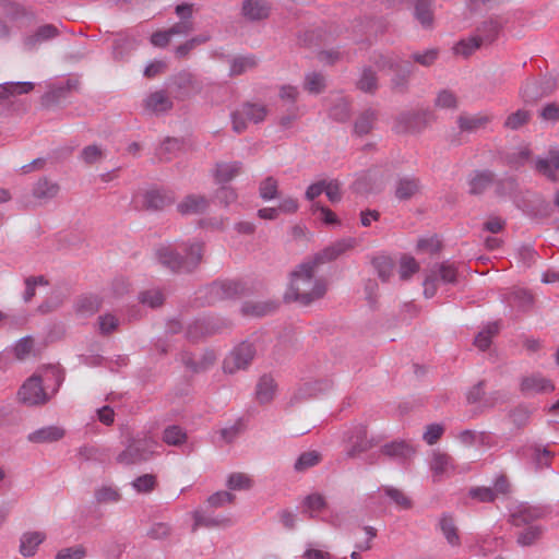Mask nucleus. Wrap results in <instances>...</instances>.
<instances>
[{
  "instance_id": "1",
  "label": "nucleus",
  "mask_w": 559,
  "mask_h": 559,
  "mask_svg": "<svg viewBox=\"0 0 559 559\" xmlns=\"http://www.w3.org/2000/svg\"><path fill=\"white\" fill-rule=\"evenodd\" d=\"M317 267L310 259L296 266L290 273L289 285L284 295L286 301L308 306L325 295L326 282L316 277Z\"/></svg>"
},
{
  "instance_id": "2",
  "label": "nucleus",
  "mask_w": 559,
  "mask_h": 559,
  "mask_svg": "<svg viewBox=\"0 0 559 559\" xmlns=\"http://www.w3.org/2000/svg\"><path fill=\"white\" fill-rule=\"evenodd\" d=\"M124 449L117 455V463L121 465H134L151 460L158 448L157 440L148 431H140L135 435L128 432L122 442Z\"/></svg>"
},
{
  "instance_id": "3",
  "label": "nucleus",
  "mask_w": 559,
  "mask_h": 559,
  "mask_svg": "<svg viewBox=\"0 0 559 559\" xmlns=\"http://www.w3.org/2000/svg\"><path fill=\"white\" fill-rule=\"evenodd\" d=\"M371 60L379 70L393 72L390 79L393 93L404 95L408 92L413 75V64L409 61H403L395 53H374Z\"/></svg>"
},
{
  "instance_id": "4",
  "label": "nucleus",
  "mask_w": 559,
  "mask_h": 559,
  "mask_svg": "<svg viewBox=\"0 0 559 559\" xmlns=\"http://www.w3.org/2000/svg\"><path fill=\"white\" fill-rule=\"evenodd\" d=\"M49 379L55 380L56 388L53 392H56L63 381V376L56 367L46 368L44 378L39 374H33L19 390L20 401L28 406L45 404L50 399L45 390V383Z\"/></svg>"
},
{
  "instance_id": "5",
  "label": "nucleus",
  "mask_w": 559,
  "mask_h": 559,
  "mask_svg": "<svg viewBox=\"0 0 559 559\" xmlns=\"http://www.w3.org/2000/svg\"><path fill=\"white\" fill-rule=\"evenodd\" d=\"M269 115V108L263 103L243 102L230 115L231 130L241 134L247 131L248 124L262 123Z\"/></svg>"
},
{
  "instance_id": "6",
  "label": "nucleus",
  "mask_w": 559,
  "mask_h": 559,
  "mask_svg": "<svg viewBox=\"0 0 559 559\" xmlns=\"http://www.w3.org/2000/svg\"><path fill=\"white\" fill-rule=\"evenodd\" d=\"M257 348L253 343L248 341L241 342L235 346L223 361V370L225 373H236L245 370L253 360Z\"/></svg>"
},
{
  "instance_id": "7",
  "label": "nucleus",
  "mask_w": 559,
  "mask_h": 559,
  "mask_svg": "<svg viewBox=\"0 0 559 559\" xmlns=\"http://www.w3.org/2000/svg\"><path fill=\"white\" fill-rule=\"evenodd\" d=\"M60 191V186L47 177L39 178L32 187V199L23 197L21 204L24 209L34 207L36 204H46L55 199Z\"/></svg>"
},
{
  "instance_id": "8",
  "label": "nucleus",
  "mask_w": 559,
  "mask_h": 559,
  "mask_svg": "<svg viewBox=\"0 0 559 559\" xmlns=\"http://www.w3.org/2000/svg\"><path fill=\"white\" fill-rule=\"evenodd\" d=\"M347 433V440L350 444L346 452L348 457H356L380 442V439L377 437H368L367 426L364 424L354 425Z\"/></svg>"
},
{
  "instance_id": "9",
  "label": "nucleus",
  "mask_w": 559,
  "mask_h": 559,
  "mask_svg": "<svg viewBox=\"0 0 559 559\" xmlns=\"http://www.w3.org/2000/svg\"><path fill=\"white\" fill-rule=\"evenodd\" d=\"M79 85L78 79H66L50 84L48 91L41 96V105L46 108L57 106L72 92H76Z\"/></svg>"
},
{
  "instance_id": "10",
  "label": "nucleus",
  "mask_w": 559,
  "mask_h": 559,
  "mask_svg": "<svg viewBox=\"0 0 559 559\" xmlns=\"http://www.w3.org/2000/svg\"><path fill=\"white\" fill-rule=\"evenodd\" d=\"M555 88V81L550 78L542 80L527 79L520 90V96L525 104H534L549 95Z\"/></svg>"
},
{
  "instance_id": "11",
  "label": "nucleus",
  "mask_w": 559,
  "mask_h": 559,
  "mask_svg": "<svg viewBox=\"0 0 559 559\" xmlns=\"http://www.w3.org/2000/svg\"><path fill=\"white\" fill-rule=\"evenodd\" d=\"M356 246L355 238H342L316 253L310 260L317 266L334 261Z\"/></svg>"
},
{
  "instance_id": "12",
  "label": "nucleus",
  "mask_w": 559,
  "mask_h": 559,
  "mask_svg": "<svg viewBox=\"0 0 559 559\" xmlns=\"http://www.w3.org/2000/svg\"><path fill=\"white\" fill-rule=\"evenodd\" d=\"M243 292L245 286L238 281L215 282L209 287V295L213 301L234 299L241 296Z\"/></svg>"
},
{
  "instance_id": "13",
  "label": "nucleus",
  "mask_w": 559,
  "mask_h": 559,
  "mask_svg": "<svg viewBox=\"0 0 559 559\" xmlns=\"http://www.w3.org/2000/svg\"><path fill=\"white\" fill-rule=\"evenodd\" d=\"M170 86L177 99H186L190 97L193 92H199L200 86L194 75L188 71H181L174 75L170 80Z\"/></svg>"
},
{
  "instance_id": "14",
  "label": "nucleus",
  "mask_w": 559,
  "mask_h": 559,
  "mask_svg": "<svg viewBox=\"0 0 559 559\" xmlns=\"http://www.w3.org/2000/svg\"><path fill=\"white\" fill-rule=\"evenodd\" d=\"M181 362L193 373H200L209 370L216 361V355L213 350H205L199 356L185 352L180 355Z\"/></svg>"
},
{
  "instance_id": "15",
  "label": "nucleus",
  "mask_w": 559,
  "mask_h": 559,
  "mask_svg": "<svg viewBox=\"0 0 559 559\" xmlns=\"http://www.w3.org/2000/svg\"><path fill=\"white\" fill-rule=\"evenodd\" d=\"M144 109L153 115H163L173 109V100L164 90L150 93L144 102Z\"/></svg>"
},
{
  "instance_id": "16",
  "label": "nucleus",
  "mask_w": 559,
  "mask_h": 559,
  "mask_svg": "<svg viewBox=\"0 0 559 559\" xmlns=\"http://www.w3.org/2000/svg\"><path fill=\"white\" fill-rule=\"evenodd\" d=\"M332 388L331 380H316L300 385L293 394L290 404H296L326 392Z\"/></svg>"
},
{
  "instance_id": "17",
  "label": "nucleus",
  "mask_w": 559,
  "mask_h": 559,
  "mask_svg": "<svg viewBox=\"0 0 559 559\" xmlns=\"http://www.w3.org/2000/svg\"><path fill=\"white\" fill-rule=\"evenodd\" d=\"M545 514V510L540 507L520 504L511 514V523L516 527L536 525L534 522Z\"/></svg>"
},
{
  "instance_id": "18",
  "label": "nucleus",
  "mask_w": 559,
  "mask_h": 559,
  "mask_svg": "<svg viewBox=\"0 0 559 559\" xmlns=\"http://www.w3.org/2000/svg\"><path fill=\"white\" fill-rule=\"evenodd\" d=\"M432 115L428 111L402 114L397 121L404 132H420L430 122Z\"/></svg>"
},
{
  "instance_id": "19",
  "label": "nucleus",
  "mask_w": 559,
  "mask_h": 559,
  "mask_svg": "<svg viewBox=\"0 0 559 559\" xmlns=\"http://www.w3.org/2000/svg\"><path fill=\"white\" fill-rule=\"evenodd\" d=\"M66 436V430L56 425L40 427L26 437L27 441L35 444H47L61 440Z\"/></svg>"
},
{
  "instance_id": "20",
  "label": "nucleus",
  "mask_w": 559,
  "mask_h": 559,
  "mask_svg": "<svg viewBox=\"0 0 559 559\" xmlns=\"http://www.w3.org/2000/svg\"><path fill=\"white\" fill-rule=\"evenodd\" d=\"M59 35V29L52 24H45L39 26L34 34L24 37L23 47L27 51H33L37 47Z\"/></svg>"
},
{
  "instance_id": "21",
  "label": "nucleus",
  "mask_w": 559,
  "mask_h": 559,
  "mask_svg": "<svg viewBox=\"0 0 559 559\" xmlns=\"http://www.w3.org/2000/svg\"><path fill=\"white\" fill-rule=\"evenodd\" d=\"M421 190L420 180L414 176L400 177L395 182L394 195L400 201H406L417 195Z\"/></svg>"
},
{
  "instance_id": "22",
  "label": "nucleus",
  "mask_w": 559,
  "mask_h": 559,
  "mask_svg": "<svg viewBox=\"0 0 559 559\" xmlns=\"http://www.w3.org/2000/svg\"><path fill=\"white\" fill-rule=\"evenodd\" d=\"M193 525L192 532H195L200 527L215 528V527H227L231 524L230 520L226 516H218L207 513L204 510H195L192 513Z\"/></svg>"
},
{
  "instance_id": "23",
  "label": "nucleus",
  "mask_w": 559,
  "mask_h": 559,
  "mask_svg": "<svg viewBox=\"0 0 559 559\" xmlns=\"http://www.w3.org/2000/svg\"><path fill=\"white\" fill-rule=\"evenodd\" d=\"M156 258L158 262L169 269L173 272H181L182 264V255L179 254L177 249H175L171 245H162L156 249Z\"/></svg>"
},
{
  "instance_id": "24",
  "label": "nucleus",
  "mask_w": 559,
  "mask_h": 559,
  "mask_svg": "<svg viewBox=\"0 0 559 559\" xmlns=\"http://www.w3.org/2000/svg\"><path fill=\"white\" fill-rule=\"evenodd\" d=\"M210 205V200L201 194L187 195L177 205V210L182 215L204 213Z\"/></svg>"
},
{
  "instance_id": "25",
  "label": "nucleus",
  "mask_w": 559,
  "mask_h": 559,
  "mask_svg": "<svg viewBox=\"0 0 559 559\" xmlns=\"http://www.w3.org/2000/svg\"><path fill=\"white\" fill-rule=\"evenodd\" d=\"M381 453L385 456L403 463L415 454V449L405 441H393L381 448Z\"/></svg>"
},
{
  "instance_id": "26",
  "label": "nucleus",
  "mask_w": 559,
  "mask_h": 559,
  "mask_svg": "<svg viewBox=\"0 0 559 559\" xmlns=\"http://www.w3.org/2000/svg\"><path fill=\"white\" fill-rule=\"evenodd\" d=\"M495 182L491 170H475L468 179V192L473 195L483 194Z\"/></svg>"
},
{
  "instance_id": "27",
  "label": "nucleus",
  "mask_w": 559,
  "mask_h": 559,
  "mask_svg": "<svg viewBox=\"0 0 559 559\" xmlns=\"http://www.w3.org/2000/svg\"><path fill=\"white\" fill-rule=\"evenodd\" d=\"M271 7L266 0H245L242 2V15L249 21L264 20L270 14Z\"/></svg>"
},
{
  "instance_id": "28",
  "label": "nucleus",
  "mask_w": 559,
  "mask_h": 559,
  "mask_svg": "<svg viewBox=\"0 0 559 559\" xmlns=\"http://www.w3.org/2000/svg\"><path fill=\"white\" fill-rule=\"evenodd\" d=\"M413 16L424 27L433 26V0H414Z\"/></svg>"
},
{
  "instance_id": "29",
  "label": "nucleus",
  "mask_w": 559,
  "mask_h": 559,
  "mask_svg": "<svg viewBox=\"0 0 559 559\" xmlns=\"http://www.w3.org/2000/svg\"><path fill=\"white\" fill-rule=\"evenodd\" d=\"M554 389V384L540 374L525 377L521 382V391L526 395L550 392Z\"/></svg>"
},
{
  "instance_id": "30",
  "label": "nucleus",
  "mask_w": 559,
  "mask_h": 559,
  "mask_svg": "<svg viewBox=\"0 0 559 559\" xmlns=\"http://www.w3.org/2000/svg\"><path fill=\"white\" fill-rule=\"evenodd\" d=\"M174 198L163 190H150L143 195V206L150 211H160L173 204Z\"/></svg>"
},
{
  "instance_id": "31",
  "label": "nucleus",
  "mask_w": 559,
  "mask_h": 559,
  "mask_svg": "<svg viewBox=\"0 0 559 559\" xmlns=\"http://www.w3.org/2000/svg\"><path fill=\"white\" fill-rule=\"evenodd\" d=\"M355 84L362 93L373 95L379 88V76L372 67L364 66Z\"/></svg>"
},
{
  "instance_id": "32",
  "label": "nucleus",
  "mask_w": 559,
  "mask_h": 559,
  "mask_svg": "<svg viewBox=\"0 0 559 559\" xmlns=\"http://www.w3.org/2000/svg\"><path fill=\"white\" fill-rule=\"evenodd\" d=\"M185 255H182L181 272H191L193 271L202 260L203 252V243L200 241H194L189 245H185Z\"/></svg>"
},
{
  "instance_id": "33",
  "label": "nucleus",
  "mask_w": 559,
  "mask_h": 559,
  "mask_svg": "<svg viewBox=\"0 0 559 559\" xmlns=\"http://www.w3.org/2000/svg\"><path fill=\"white\" fill-rule=\"evenodd\" d=\"M535 169L546 176L549 180L556 181V170H559V151H550L548 158H537Z\"/></svg>"
},
{
  "instance_id": "34",
  "label": "nucleus",
  "mask_w": 559,
  "mask_h": 559,
  "mask_svg": "<svg viewBox=\"0 0 559 559\" xmlns=\"http://www.w3.org/2000/svg\"><path fill=\"white\" fill-rule=\"evenodd\" d=\"M276 383L274 379L269 374H263L257 384L255 396L260 404L270 403L276 392Z\"/></svg>"
},
{
  "instance_id": "35",
  "label": "nucleus",
  "mask_w": 559,
  "mask_h": 559,
  "mask_svg": "<svg viewBox=\"0 0 559 559\" xmlns=\"http://www.w3.org/2000/svg\"><path fill=\"white\" fill-rule=\"evenodd\" d=\"M34 88L32 82H7L0 84V104L7 102L15 95L27 94Z\"/></svg>"
},
{
  "instance_id": "36",
  "label": "nucleus",
  "mask_w": 559,
  "mask_h": 559,
  "mask_svg": "<svg viewBox=\"0 0 559 559\" xmlns=\"http://www.w3.org/2000/svg\"><path fill=\"white\" fill-rule=\"evenodd\" d=\"M43 532H27L21 537L20 551L24 557L34 556L37 547L45 540Z\"/></svg>"
},
{
  "instance_id": "37",
  "label": "nucleus",
  "mask_w": 559,
  "mask_h": 559,
  "mask_svg": "<svg viewBox=\"0 0 559 559\" xmlns=\"http://www.w3.org/2000/svg\"><path fill=\"white\" fill-rule=\"evenodd\" d=\"M241 169V162L217 163L214 176L218 183H226L238 176Z\"/></svg>"
},
{
  "instance_id": "38",
  "label": "nucleus",
  "mask_w": 559,
  "mask_h": 559,
  "mask_svg": "<svg viewBox=\"0 0 559 559\" xmlns=\"http://www.w3.org/2000/svg\"><path fill=\"white\" fill-rule=\"evenodd\" d=\"M439 528L449 545L452 547L460 546L461 540L457 533V527L455 525L454 519L450 514L444 513L441 515L439 520Z\"/></svg>"
},
{
  "instance_id": "39",
  "label": "nucleus",
  "mask_w": 559,
  "mask_h": 559,
  "mask_svg": "<svg viewBox=\"0 0 559 559\" xmlns=\"http://www.w3.org/2000/svg\"><path fill=\"white\" fill-rule=\"evenodd\" d=\"M378 111L372 108L364 110L355 121L354 131L358 135L368 134L374 127Z\"/></svg>"
},
{
  "instance_id": "40",
  "label": "nucleus",
  "mask_w": 559,
  "mask_h": 559,
  "mask_svg": "<svg viewBox=\"0 0 559 559\" xmlns=\"http://www.w3.org/2000/svg\"><path fill=\"white\" fill-rule=\"evenodd\" d=\"M136 46L133 37L127 34H119L112 44V55L116 60L124 59Z\"/></svg>"
},
{
  "instance_id": "41",
  "label": "nucleus",
  "mask_w": 559,
  "mask_h": 559,
  "mask_svg": "<svg viewBox=\"0 0 559 559\" xmlns=\"http://www.w3.org/2000/svg\"><path fill=\"white\" fill-rule=\"evenodd\" d=\"M100 306L99 299L94 295H85L78 298L74 305L75 313L87 318L98 311Z\"/></svg>"
},
{
  "instance_id": "42",
  "label": "nucleus",
  "mask_w": 559,
  "mask_h": 559,
  "mask_svg": "<svg viewBox=\"0 0 559 559\" xmlns=\"http://www.w3.org/2000/svg\"><path fill=\"white\" fill-rule=\"evenodd\" d=\"M495 194L498 198H513L519 190L518 180L512 176L495 178Z\"/></svg>"
},
{
  "instance_id": "43",
  "label": "nucleus",
  "mask_w": 559,
  "mask_h": 559,
  "mask_svg": "<svg viewBox=\"0 0 559 559\" xmlns=\"http://www.w3.org/2000/svg\"><path fill=\"white\" fill-rule=\"evenodd\" d=\"M490 122V117L486 115L460 116L457 118L459 127L462 131L474 132L485 128Z\"/></svg>"
},
{
  "instance_id": "44",
  "label": "nucleus",
  "mask_w": 559,
  "mask_h": 559,
  "mask_svg": "<svg viewBox=\"0 0 559 559\" xmlns=\"http://www.w3.org/2000/svg\"><path fill=\"white\" fill-rule=\"evenodd\" d=\"M524 530L519 532L516 542L522 547L534 545L543 535L544 528L540 525L523 526Z\"/></svg>"
},
{
  "instance_id": "45",
  "label": "nucleus",
  "mask_w": 559,
  "mask_h": 559,
  "mask_svg": "<svg viewBox=\"0 0 559 559\" xmlns=\"http://www.w3.org/2000/svg\"><path fill=\"white\" fill-rule=\"evenodd\" d=\"M390 500L400 509L408 510L412 508V500L399 488L392 486H382L379 488Z\"/></svg>"
},
{
  "instance_id": "46",
  "label": "nucleus",
  "mask_w": 559,
  "mask_h": 559,
  "mask_svg": "<svg viewBox=\"0 0 559 559\" xmlns=\"http://www.w3.org/2000/svg\"><path fill=\"white\" fill-rule=\"evenodd\" d=\"M276 302L274 301H254V302H246L241 311L246 316L253 317H263L270 312H272L276 308Z\"/></svg>"
},
{
  "instance_id": "47",
  "label": "nucleus",
  "mask_w": 559,
  "mask_h": 559,
  "mask_svg": "<svg viewBox=\"0 0 559 559\" xmlns=\"http://www.w3.org/2000/svg\"><path fill=\"white\" fill-rule=\"evenodd\" d=\"M258 61L254 56H240L230 61L229 75L237 76L255 68Z\"/></svg>"
},
{
  "instance_id": "48",
  "label": "nucleus",
  "mask_w": 559,
  "mask_h": 559,
  "mask_svg": "<svg viewBox=\"0 0 559 559\" xmlns=\"http://www.w3.org/2000/svg\"><path fill=\"white\" fill-rule=\"evenodd\" d=\"M508 305L512 308H518L522 311L527 310L532 304H533V297L532 295L523 289H516L509 294L508 298L506 299Z\"/></svg>"
},
{
  "instance_id": "49",
  "label": "nucleus",
  "mask_w": 559,
  "mask_h": 559,
  "mask_svg": "<svg viewBox=\"0 0 559 559\" xmlns=\"http://www.w3.org/2000/svg\"><path fill=\"white\" fill-rule=\"evenodd\" d=\"M499 323L498 322H491L488 323L475 337L474 344L477 346L480 350H486L490 344L491 338L499 332Z\"/></svg>"
},
{
  "instance_id": "50",
  "label": "nucleus",
  "mask_w": 559,
  "mask_h": 559,
  "mask_svg": "<svg viewBox=\"0 0 559 559\" xmlns=\"http://www.w3.org/2000/svg\"><path fill=\"white\" fill-rule=\"evenodd\" d=\"M163 441L168 445L178 447L187 441V433L181 427L171 425L164 429Z\"/></svg>"
},
{
  "instance_id": "51",
  "label": "nucleus",
  "mask_w": 559,
  "mask_h": 559,
  "mask_svg": "<svg viewBox=\"0 0 559 559\" xmlns=\"http://www.w3.org/2000/svg\"><path fill=\"white\" fill-rule=\"evenodd\" d=\"M430 467L435 475H443L453 468V459L447 453L435 452Z\"/></svg>"
},
{
  "instance_id": "52",
  "label": "nucleus",
  "mask_w": 559,
  "mask_h": 559,
  "mask_svg": "<svg viewBox=\"0 0 559 559\" xmlns=\"http://www.w3.org/2000/svg\"><path fill=\"white\" fill-rule=\"evenodd\" d=\"M372 265L377 271L378 276L383 281L388 282L394 270V262L386 255L376 257L372 260Z\"/></svg>"
},
{
  "instance_id": "53",
  "label": "nucleus",
  "mask_w": 559,
  "mask_h": 559,
  "mask_svg": "<svg viewBox=\"0 0 559 559\" xmlns=\"http://www.w3.org/2000/svg\"><path fill=\"white\" fill-rule=\"evenodd\" d=\"M139 301L150 308H157L164 304L165 295L158 288H150L139 294Z\"/></svg>"
},
{
  "instance_id": "54",
  "label": "nucleus",
  "mask_w": 559,
  "mask_h": 559,
  "mask_svg": "<svg viewBox=\"0 0 559 559\" xmlns=\"http://www.w3.org/2000/svg\"><path fill=\"white\" fill-rule=\"evenodd\" d=\"M259 195L264 201H270L278 197V181L269 176L260 182Z\"/></svg>"
},
{
  "instance_id": "55",
  "label": "nucleus",
  "mask_w": 559,
  "mask_h": 559,
  "mask_svg": "<svg viewBox=\"0 0 559 559\" xmlns=\"http://www.w3.org/2000/svg\"><path fill=\"white\" fill-rule=\"evenodd\" d=\"M430 272L436 273L437 281L440 280L445 284H453L456 281V269L448 262L436 264Z\"/></svg>"
},
{
  "instance_id": "56",
  "label": "nucleus",
  "mask_w": 559,
  "mask_h": 559,
  "mask_svg": "<svg viewBox=\"0 0 559 559\" xmlns=\"http://www.w3.org/2000/svg\"><path fill=\"white\" fill-rule=\"evenodd\" d=\"M210 40V36L206 34H201L198 36H194L190 38L189 40L185 41L183 44L179 45L175 49V53L178 58H186L191 50H193L195 47L205 44Z\"/></svg>"
},
{
  "instance_id": "57",
  "label": "nucleus",
  "mask_w": 559,
  "mask_h": 559,
  "mask_svg": "<svg viewBox=\"0 0 559 559\" xmlns=\"http://www.w3.org/2000/svg\"><path fill=\"white\" fill-rule=\"evenodd\" d=\"M321 460V455L317 451H308L304 452L299 455L294 464V469L296 472H305L306 469L317 465Z\"/></svg>"
},
{
  "instance_id": "58",
  "label": "nucleus",
  "mask_w": 559,
  "mask_h": 559,
  "mask_svg": "<svg viewBox=\"0 0 559 559\" xmlns=\"http://www.w3.org/2000/svg\"><path fill=\"white\" fill-rule=\"evenodd\" d=\"M24 283H25V290L22 296L24 302H29L33 299V297L36 295V287L38 285H43V286L48 285V281L43 275L28 276L25 278Z\"/></svg>"
},
{
  "instance_id": "59",
  "label": "nucleus",
  "mask_w": 559,
  "mask_h": 559,
  "mask_svg": "<svg viewBox=\"0 0 559 559\" xmlns=\"http://www.w3.org/2000/svg\"><path fill=\"white\" fill-rule=\"evenodd\" d=\"M325 78L322 73L311 72L306 74L305 88L312 94H319L325 88Z\"/></svg>"
},
{
  "instance_id": "60",
  "label": "nucleus",
  "mask_w": 559,
  "mask_h": 559,
  "mask_svg": "<svg viewBox=\"0 0 559 559\" xmlns=\"http://www.w3.org/2000/svg\"><path fill=\"white\" fill-rule=\"evenodd\" d=\"M481 38L473 36L467 39H462L454 46V53L468 57L481 45Z\"/></svg>"
},
{
  "instance_id": "61",
  "label": "nucleus",
  "mask_w": 559,
  "mask_h": 559,
  "mask_svg": "<svg viewBox=\"0 0 559 559\" xmlns=\"http://www.w3.org/2000/svg\"><path fill=\"white\" fill-rule=\"evenodd\" d=\"M156 484V476L153 474H144L132 481V487L140 493H147L154 490Z\"/></svg>"
},
{
  "instance_id": "62",
  "label": "nucleus",
  "mask_w": 559,
  "mask_h": 559,
  "mask_svg": "<svg viewBox=\"0 0 559 559\" xmlns=\"http://www.w3.org/2000/svg\"><path fill=\"white\" fill-rule=\"evenodd\" d=\"M94 496L98 503H110L120 500L119 491L111 486H102L95 489Z\"/></svg>"
},
{
  "instance_id": "63",
  "label": "nucleus",
  "mask_w": 559,
  "mask_h": 559,
  "mask_svg": "<svg viewBox=\"0 0 559 559\" xmlns=\"http://www.w3.org/2000/svg\"><path fill=\"white\" fill-rule=\"evenodd\" d=\"M226 486L230 490H246L252 486V480L243 473H233L229 475Z\"/></svg>"
},
{
  "instance_id": "64",
  "label": "nucleus",
  "mask_w": 559,
  "mask_h": 559,
  "mask_svg": "<svg viewBox=\"0 0 559 559\" xmlns=\"http://www.w3.org/2000/svg\"><path fill=\"white\" fill-rule=\"evenodd\" d=\"M439 50L437 48H430L425 51H416L411 55V59L424 67L432 66L438 59Z\"/></svg>"
}]
</instances>
